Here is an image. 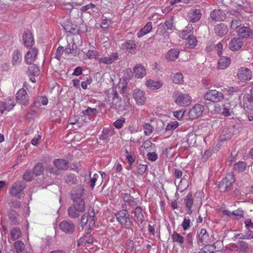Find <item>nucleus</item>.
Returning <instances> with one entry per match:
<instances>
[{
  "mask_svg": "<svg viewBox=\"0 0 253 253\" xmlns=\"http://www.w3.org/2000/svg\"><path fill=\"white\" fill-rule=\"evenodd\" d=\"M123 208L125 209L119 211L115 213L117 221L121 226L126 229H131L133 225L132 218L126 210L124 205Z\"/></svg>",
  "mask_w": 253,
  "mask_h": 253,
  "instance_id": "f257e3e1",
  "label": "nucleus"
},
{
  "mask_svg": "<svg viewBox=\"0 0 253 253\" xmlns=\"http://www.w3.org/2000/svg\"><path fill=\"white\" fill-rule=\"evenodd\" d=\"M95 213L91 209L87 213H85L81 219V226L85 230L86 233H89L95 225Z\"/></svg>",
  "mask_w": 253,
  "mask_h": 253,
  "instance_id": "f03ea898",
  "label": "nucleus"
},
{
  "mask_svg": "<svg viewBox=\"0 0 253 253\" xmlns=\"http://www.w3.org/2000/svg\"><path fill=\"white\" fill-rule=\"evenodd\" d=\"M172 98L175 103L181 107L188 106L192 102V98L188 94L183 93L177 90L173 93Z\"/></svg>",
  "mask_w": 253,
  "mask_h": 253,
  "instance_id": "7ed1b4c3",
  "label": "nucleus"
},
{
  "mask_svg": "<svg viewBox=\"0 0 253 253\" xmlns=\"http://www.w3.org/2000/svg\"><path fill=\"white\" fill-rule=\"evenodd\" d=\"M73 205L68 210L69 216L73 218L78 217L81 213L85 211V202L84 201H73Z\"/></svg>",
  "mask_w": 253,
  "mask_h": 253,
  "instance_id": "20e7f679",
  "label": "nucleus"
},
{
  "mask_svg": "<svg viewBox=\"0 0 253 253\" xmlns=\"http://www.w3.org/2000/svg\"><path fill=\"white\" fill-rule=\"evenodd\" d=\"M224 96L222 92L215 89L208 90L204 95V98L212 102L217 103L223 99Z\"/></svg>",
  "mask_w": 253,
  "mask_h": 253,
  "instance_id": "39448f33",
  "label": "nucleus"
},
{
  "mask_svg": "<svg viewBox=\"0 0 253 253\" xmlns=\"http://www.w3.org/2000/svg\"><path fill=\"white\" fill-rule=\"evenodd\" d=\"M24 188L25 185L22 182L20 181L16 182L12 185L9 190L10 194L13 197L20 198Z\"/></svg>",
  "mask_w": 253,
  "mask_h": 253,
  "instance_id": "423d86ee",
  "label": "nucleus"
},
{
  "mask_svg": "<svg viewBox=\"0 0 253 253\" xmlns=\"http://www.w3.org/2000/svg\"><path fill=\"white\" fill-rule=\"evenodd\" d=\"M237 77L241 82H248L252 79V72L248 68L241 67L238 71Z\"/></svg>",
  "mask_w": 253,
  "mask_h": 253,
  "instance_id": "0eeeda50",
  "label": "nucleus"
},
{
  "mask_svg": "<svg viewBox=\"0 0 253 253\" xmlns=\"http://www.w3.org/2000/svg\"><path fill=\"white\" fill-rule=\"evenodd\" d=\"M234 181L235 179L233 174L232 173H228L219 184V188L221 192H224Z\"/></svg>",
  "mask_w": 253,
  "mask_h": 253,
  "instance_id": "6e6552de",
  "label": "nucleus"
},
{
  "mask_svg": "<svg viewBox=\"0 0 253 253\" xmlns=\"http://www.w3.org/2000/svg\"><path fill=\"white\" fill-rule=\"evenodd\" d=\"M203 111L204 106L201 104H197L189 110L188 117L190 120L197 119L201 116Z\"/></svg>",
  "mask_w": 253,
  "mask_h": 253,
  "instance_id": "1a4fd4ad",
  "label": "nucleus"
},
{
  "mask_svg": "<svg viewBox=\"0 0 253 253\" xmlns=\"http://www.w3.org/2000/svg\"><path fill=\"white\" fill-rule=\"evenodd\" d=\"M59 227L60 229L66 234H72L75 231V225L71 221L63 220L61 221Z\"/></svg>",
  "mask_w": 253,
  "mask_h": 253,
  "instance_id": "9d476101",
  "label": "nucleus"
},
{
  "mask_svg": "<svg viewBox=\"0 0 253 253\" xmlns=\"http://www.w3.org/2000/svg\"><path fill=\"white\" fill-rule=\"evenodd\" d=\"M133 98L138 105H142L145 103L146 97L144 92L138 88L133 91Z\"/></svg>",
  "mask_w": 253,
  "mask_h": 253,
  "instance_id": "9b49d317",
  "label": "nucleus"
},
{
  "mask_svg": "<svg viewBox=\"0 0 253 253\" xmlns=\"http://www.w3.org/2000/svg\"><path fill=\"white\" fill-rule=\"evenodd\" d=\"M16 97L17 100L21 104L27 105L29 104V96L24 89H20L17 92Z\"/></svg>",
  "mask_w": 253,
  "mask_h": 253,
  "instance_id": "f8f14e48",
  "label": "nucleus"
},
{
  "mask_svg": "<svg viewBox=\"0 0 253 253\" xmlns=\"http://www.w3.org/2000/svg\"><path fill=\"white\" fill-rule=\"evenodd\" d=\"M243 44V42L241 38L234 37L229 42L228 46L231 50L234 51L239 50Z\"/></svg>",
  "mask_w": 253,
  "mask_h": 253,
  "instance_id": "ddd939ff",
  "label": "nucleus"
},
{
  "mask_svg": "<svg viewBox=\"0 0 253 253\" xmlns=\"http://www.w3.org/2000/svg\"><path fill=\"white\" fill-rule=\"evenodd\" d=\"M113 105H114V108L119 111H124L129 108L131 106L129 98L124 99L123 101L121 100L118 101H116V102L113 103Z\"/></svg>",
  "mask_w": 253,
  "mask_h": 253,
  "instance_id": "4468645a",
  "label": "nucleus"
},
{
  "mask_svg": "<svg viewBox=\"0 0 253 253\" xmlns=\"http://www.w3.org/2000/svg\"><path fill=\"white\" fill-rule=\"evenodd\" d=\"M118 59V54L117 52H114L107 56L98 58V62L100 64H111Z\"/></svg>",
  "mask_w": 253,
  "mask_h": 253,
  "instance_id": "2eb2a0df",
  "label": "nucleus"
},
{
  "mask_svg": "<svg viewBox=\"0 0 253 253\" xmlns=\"http://www.w3.org/2000/svg\"><path fill=\"white\" fill-rule=\"evenodd\" d=\"M201 16V13L200 9H191L187 13V18L192 22H196L199 20Z\"/></svg>",
  "mask_w": 253,
  "mask_h": 253,
  "instance_id": "dca6fc26",
  "label": "nucleus"
},
{
  "mask_svg": "<svg viewBox=\"0 0 253 253\" xmlns=\"http://www.w3.org/2000/svg\"><path fill=\"white\" fill-rule=\"evenodd\" d=\"M84 189L82 187L75 188L71 191V196L73 201H84L82 196Z\"/></svg>",
  "mask_w": 253,
  "mask_h": 253,
  "instance_id": "f3484780",
  "label": "nucleus"
},
{
  "mask_svg": "<svg viewBox=\"0 0 253 253\" xmlns=\"http://www.w3.org/2000/svg\"><path fill=\"white\" fill-rule=\"evenodd\" d=\"M235 106V104H231L229 102H226L223 105L222 111L221 112L222 115L225 117L231 116L233 113V109Z\"/></svg>",
  "mask_w": 253,
  "mask_h": 253,
  "instance_id": "a211bd4d",
  "label": "nucleus"
},
{
  "mask_svg": "<svg viewBox=\"0 0 253 253\" xmlns=\"http://www.w3.org/2000/svg\"><path fill=\"white\" fill-rule=\"evenodd\" d=\"M38 50L35 48L30 49L25 56V61L27 63H32L37 58Z\"/></svg>",
  "mask_w": 253,
  "mask_h": 253,
  "instance_id": "6ab92c4d",
  "label": "nucleus"
},
{
  "mask_svg": "<svg viewBox=\"0 0 253 253\" xmlns=\"http://www.w3.org/2000/svg\"><path fill=\"white\" fill-rule=\"evenodd\" d=\"M231 64V59L226 56H221L218 60L217 64L218 68L220 70H223L229 66Z\"/></svg>",
  "mask_w": 253,
  "mask_h": 253,
  "instance_id": "aec40b11",
  "label": "nucleus"
},
{
  "mask_svg": "<svg viewBox=\"0 0 253 253\" xmlns=\"http://www.w3.org/2000/svg\"><path fill=\"white\" fill-rule=\"evenodd\" d=\"M115 134L114 128L111 127H108L104 128L101 135L100 136V139L109 141L111 140L112 136Z\"/></svg>",
  "mask_w": 253,
  "mask_h": 253,
  "instance_id": "412c9836",
  "label": "nucleus"
},
{
  "mask_svg": "<svg viewBox=\"0 0 253 253\" xmlns=\"http://www.w3.org/2000/svg\"><path fill=\"white\" fill-rule=\"evenodd\" d=\"M211 17L215 21H223L226 19V14L221 10H213L211 13Z\"/></svg>",
  "mask_w": 253,
  "mask_h": 253,
  "instance_id": "4be33fe9",
  "label": "nucleus"
},
{
  "mask_svg": "<svg viewBox=\"0 0 253 253\" xmlns=\"http://www.w3.org/2000/svg\"><path fill=\"white\" fill-rule=\"evenodd\" d=\"M133 73L135 77L142 78L146 75V69L142 65L138 64L133 68Z\"/></svg>",
  "mask_w": 253,
  "mask_h": 253,
  "instance_id": "5701e85b",
  "label": "nucleus"
},
{
  "mask_svg": "<svg viewBox=\"0 0 253 253\" xmlns=\"http://www.w3.org/2000/svg\"><path fill=\"white\" fill-rule=\"evenodd\" d=\"M184 202L186 206L187 213L191 214L192 212V207L193 205V198L191 193H189L187 194L184 199Z\"/></svg>",
  "mask_w": 253,
  "mask_h": 253,
  "instance_id": "b1692460",
  "label": "nucleus"
},
{
  "mask_svg": "<svg viewBox=\"0 0 253 253\" xmlns=\"http://www.w3.org/2000/svg\"><path fill=\"white\" fill-rule=\"evenodd\" d=\"M23 41L25 46L27 47L32 46L34 40L30 31H26L24 32L23 36Z\"/></svg>",
  "mask_w": 253,
  "mask_h": 253,
  "instance_id": "393cba45",
  "label": "nucleus"
},
{
  "mask_svg": "<svg viewBox=\"0 0 253 253\" xmlns=\"http://www.w3.org/2000/svg\"><path fill=\"white\" fill-rule=\"evenodd\" d=\"M163 84L162 81H154L153 80H148L146 81L145 85L146 86L151 89H158L161 88Z\"/></svg>",
  "mask_w": 253,
  "mask_h": 253,
  "instance_id": "a878e982",
  "label": "nucleus"
},
{
  "mask_svg": "<svg viewBox=\"0 0 253 253\" xmlns=\"http://www.w3.org/2000/svg\"><path fill=\"white\" fill-rule=\"evenodd\" d=\"M214 31L216 35L222 37L227 34L228 29L226 25L223 23H220L215 27Z\"/></svg>",
  "mask_w": 253,
  "mask_h": 253,
  "instance_id": "bb28decb",
  "label": "nucleus"
},
{
  "mask_svg": "<svg viewBox=\"0 0 253 253\" xmlns=\"http://www.w3.org/2000/svg\"><path fill=\"white\" fill-rule=\"evenodd\" d=\"M55 167L60 170H65L68 168V163L65 160L57 159L53 162Z\"/></svg>",
  "mask_w": 253,
  "mask_h": 253,
  "instance_id": "cd10ccee",
  "label": "nucleus"
},
{
  "mask_svg": "<svg viewBox=\"0 0 253 253\" xmlns=\"http://www.w3.org/2000/svg\"><path fill=\"white\" fill-rule=\"evenodd\" d=\"M179 51L177 49H171L166 54V59L169 61H175L178 57Z\"/></svg>",
  "mask_w": 253,
  "mask_h": 253,
  "instance_id": "c85d7f7f",
  "label": "nucleus"
},
{
  "mask_svg": "<svg viewBox=\"0 0 253 253\" xmlns=\"http://www.w3.org/2000/svg\"><path fill=\"white\" fill-rule=\"evenodd\" d=\"M22 60V55L20 51L16 49L15 50L12 54V63L13 65H19Z\"/></svg>",
  "mask_w": 253,
  "mask_h": 253,
  "instance_id": "c756f323",
  "label": "nucleus"
},
{
  "mask_svg": "<svg viewBox=\"0 0 253 253\" xmlns=\"http://www.w3.org/2000/svg\"><path fill=\"white\" fill-rule=\"evenodd\" d=\"M238 35L242 38H247L252 34V32L248 27H242L238 31Z\"/></svg>",
  "mask_w": 253,
  "mask_h": 253,
  "instance_id": "7c9ffc66",
  "label": "nucleus"
},
{
  "mask_svg": "<svg viewBox=\"0 0 253 253\" xmlns=\"http://www.w3.org/2000/svg\"><path fill=\"white\" fill-rule=\"evenodd\" d=\"M152 29V22L147 23L145 26L141 29L137 33L138 38H141L144 36L149 33Z\"/></svg>",
  "mask_w": 253,
  "mask_h": 253,
  "instance_id": "2f4dec72",
  "label": "nucleus"
},
{
  "mask_svg": "<svg viewBox=\"0 0 253 253\" xmlns=\"http://www.w3.org/2000/svg\"><path fill=\"white\" fill-rule=\"evenodd\" d=\"M199 241L203 244H208L209 240V235L205 229H202L198 236Z\"/></svg>",
  "mask_w": 253,
  "mask_h": 253,
  "instance_id": "473e14b6",
  "label": "nucleus"
},
{
  "mask_svg": "<svg viewBox=\"0 0 253 253\" xmlns=\"http://www.w3.org/2000/svg\"><path fill=\"white\" fill-rule=\"evenodd\" d=\"M193 34V27L191 24H188L184 30L179 33V37L181 38L186 39L187 37Z\"/></svg>",
  "mask_w": 253,
  "mask_h": 253,
  "instance_id": "72a5a7b5",
  "label": "nucleus"
},
{
  "mask_svg": "<svg viewBox=\"0 0 253 253\" xmlns=\"http://www.w3.org/2000/svg\"><path fill=\"white\" fill-rule=\"evenodd\" d=\"M171 239L173 242L177 243L180 247H182L184 243V237L176 232H173L171 235Z\"/></svg>",
  "mask_w": 253,
  "mask_h": 253,
  "instance_id": "f704fd0d",
  "label": "nucleus"
},
{
  "mask_svg": "<svg viewBox=\"0 0 253 253\" xmlns=\"http://www.w3.org/2000/svg\"><path fill=\"white\" fill-rule=\"evenodd\" d=\"M40 72L39 67L35 64H32L28 67L27 74L29 76H38Z\"/></svg>",
  "mask_w": 253,
  "mask_h": 253,
  "instance_id": "c9c22d12",
  "label": "nucleus"
},
{
  "mask_svg": "<svg viewBox=\"0 0 253 253\" xmlns=\"http://www.w3.org/2000/svg\"><path fill=\"white\" fill-rule=\"evenodd\" d=\"M135 208L134 214L136 218V220L137 222L141 223L144 218V216L142 213V210L141 207L138 206L136 207Z\"/></svg>",
  "mask_w": 253,
  "mask_h": 253,
  "instance_id": "e433bc0d",
  "label": "nucleus"
},
{
  "mask_svg": "<svg viewBox=\"0 0 253 253\" xmlns=\"http://www.w3.org/2000/svg\"><path fill=\"white\" fill-rule=\"evenodd\" d=\"M171 79L172 82L175 84H182L183 82V76L180 73L172 74L171 75Z\"/></svg>",
  "mask_w": 253,
  "mask_h": 253,
  "instance_id": "4c0bfd02",
  "label": "nucleus"
},
{
  "mask_svg": "<svg viewBox=\"0 0 253 253\" xmlns=\"http://www.w3.org/2000/svg\"><path fill=\"white\" fill-rule=\"evenodd\" d=\"M232 128H224L222 131L221 134L222 137L221 138L222 140H226L230 139L233 135L232 131Z\"/></svg>",
  "mask_w": 253,
  "mask_h": 253,
  "instance_id": "58836bf2",
  "label": "nucleus"
},
{
  "mask_svg": "<svg viewBox=\"0 0 253 253\" xmlns=\"http://www.w3.org/2000/svg\"><path fill=\"white\" fill-rule=\"evenodd\" d=\"M21 232L19 228H13L10 231V235L11 239L13 241H15L21 236Z\"/></svg>",
  "mask_w": 253,
  "mask_h": 253,
  "instance_id": "ea45409f",
  "label": "nucleus"
},
{
  "mask_svg": "<svg viewBox=\"0 0 253 253\" xmlns=\"http://www.w3.org/2000/svg\"><path fill=\"white\" fill-rule=\"evenodd\" d=\"M238 249L242 253H248L249 251V245L244 241H239L238 244Z\"/></svg>",
  "mask_w": 253,
  "mask_h": 253,
  "instance_id": "a19ab883",
  "label": "nucleus"
},
{
  "mask_svg": "<svg viewBox=\"0 0 253 253\" xmlns=\"http://www.w3.org/2000/svg\"><path fill=\"white\" fill-rule=\"evenodd\" d=\"M99 176L97 173H94L93 174V176H91V173H90L89 175V178L88 179H85V180L86 183H88L90 184V186L91 188L93 189L95 186V183L97 180Z\"/></svg>",
  "mask_w": 253,
  "mask_h": 253,
  "instance_id": "79ce46f5",
  "label": "nucleus"
},
{
  "mask_svg": "<svg viewBox=\"0 0 253 253\" xmlns=\"http://www.w3.org/2000/svg\"><path fill=\"white\" fill-rule=\"evenodd\" d=\"M125 152L126 153V159L127 160L130 165H132L135 162L136 159L135 154L133 152H129L126 149Z\"/></svg>",
  "mask_w": 253,
  "mask_h": 253,
  "instance_id": "37998d69",
  "label": "nucleus"
},
{
  "mask_svg": "<svg viewBox=\"0 0 253 253\" xmlns=\"http://www.w3.org/2000/svg\"><path fill=\"white\" fill-rule=\"evenodd\" d=\"M4 104L5 110L10 111L15 105L14 100L13 98H8L5 102H2Z\"/></svg>",
  "mask_w": 253,
  "mask_h": 253,
  "instance_id": "c03bdc74",
  "label": "nucleus"
},
{
  "mask_svg": "<svg viewBox=\"0 0 253 253\" xmlns=\"http://www.w3.org/2000/svg\"><path fill=\"white\" fill-rule=\"evenodd\" d=\"M43 171V165L42 163H38L34 168L33 172L36 176L40 175Z\"/></svg>",
  "mask_w": 253,
  "mask_h": 253,
  "instance_id": "a18cd8bd",
  "label": "nucleus"
},
{
  "mask_svg": "<svg viewBox=\"0 0 253 253\" xmlns=\"http://www.w3.org/2000/svg\"><path fill=\"white\" fill-rule=\"evenodd\" d=\"M123 46L126 49L130 51H133L136 48V44L133 41H128L123 44Z\"/></svg>",
  "mask_w": 253,
  "mask_h": 253,
  "instance_id": "49530a36",
  "label": "nucleus"
},
{
  "mask_svg": "<svg viewBox=\"0 0 253 253\" xmlns=\"http://www.w3.org/2000/svg\"><path fill=\"white\" fill-rule=\"evenodd\" d=\"M144 132L145 135H150L154 130L153 126L149 123H145L143 125Z\"/></svg>",
  "mask_w": 253,
  "mask_h": 253,
  "instance_id": "de8ad7c7",
  "label": "nucleus"
},
{
  "mask_svg": "<svg viewBox=\"0 0 253 253\" xmlns=\"http://www.w3.org/2000/svg\"><path fill=\"white\" fill-rule=\"evenodd\" d=\"M65 181L69 184L76 183L77 179L75 174H70L66 176Z\"/></svg>",
  "mask_w": 253,
  "mask_h": 253,
  "instance_id": "09e8293b",
  "label": "nucleus"
},
{
  "mask_svg": "<svg viewBox=\"0 0 253 253\" xmlns=\"http://www.w3.org/2000/svg\"><path fill=\"white\" fill-rule=\"evenodd\" d=\"M186 112V110L185 109H182L180 110L174 111L173 113V116L175 117L179 121L182 120L183 118L184 115Z\"/></svg>",
  "mask_w": 253,
  "mask_h": 253,
  "instance_id": "8fccbe9b",
  "label": "nucleus"
},
{
  "mask_svg": "<svg viewBox=\"0 0 253 253\" xmlns=\"http://www.w3.org/2000/svg\"><path fill=\"white\" fill-rule=\"evenodd\" d=\"M178 126L179 123L177 121H172L168 124L166 129L167 131L173 130L176 128Z\"/></svg>",
  "mask_w": 253,
  "mask_h": 253,
  "instance_id": "3c124183",
  "label": "nucleus"
},
{
  "mask_svg": "<svg viewBox=\"0 0 253 253\" xmlns=\"http://www.w3.org/2000/svg\"><path fill=\"white\" fill-rule=\"evenodd\" d=\"M184 230H188L191 226V220L188 217H185L181 224Z\"/></svg>",
  "mask_w": 253,
  "mask_h": 253,
  "instance_id": "603ef678",
  "label": "nucleus"
},
{
  "mask_svg": "<svg viewBox=\"0 0 253 253\" xmlns=\"http://www.w3.org/2000/svg\"><path fill=\"white\" fill-rule=\"evenodd\" d=\"M96 111L97 110L95 108H91L88 107L87 109L83 110L82 111V113L84 115L92 117L96 114Z\"/></svg>",
  "mask_w": 253,
  "mask_h": 253,
  "instance_id": "864d4df0",
  "label": "nucleus"
},
{
  "mask_svg": "<svg viewBox=\"0 0 253 253\" xmlns=\"http://www.w3.org/2000/svg\"><path fill=\"white\" fill-rule=\"evenodd\" d=\"M186 40H188V43L190 46L192 47L196 46L197 44V39L194 36H192V35H191L190 36L187 37Z\"/></svg>",
  "mask_w": 253,
  "mask_h": 253,
  "instance_id": "5fc2aeb1",
  "label": "nucleus"
},
{
  "mask_svg": "<svg viewBox=\"0 0 253 253\" xmlns=\"http://www.w3.org/2000/svg\"><path fill=\"white\" fill-rule=\"evenodd\" d=\"M242 24V21L238 19H235L232 20L231 22V28L232 29H236L240 27Z\"/></svg>",
  "mask_w": 253,
  "mask_h": 253,
  "instance_id": "6e6d98bb",
  "label": "nucleus"
},
{
  "mask_svg": "<svg viewBox=\"0 0 253 253\" xmlns=\"http://www.w3.org/2000/svg\"><path fill=\"white\" fill-rule=\"evenodd\" d=\"M246 167V164L244 162H239L235 165V169L239 171H243Z\"/></svg>",
  "mask_w": 253,
  "mask_h": 253,
  "instance_id": "4d7b16f0",
  "label": "nucleus"
},
{
  "mask_svg": "<svg viewBox=\"0 0 253 253\" xmlns=\"http://www.w3.org/2000/svg\"><path fill=\"white\" fill-rule=\"evenodd\" d=\"M14 248L16 250L17 252H22L24 248V245L22 242L20 241H17L14 243Z\"/></svg>",
  "mask_w": 253,
  "mask_h": 253,
  "instance_id": "13d9d810",
  "label": "nucleus"
},
{
  "mask_svg": "<svg viewBox=\"0 0 253 253\" xmlns=\"http://www.w3.org/2000/svg\"><path fill=\"white\" fill-rule=\"evenodd\" d=\"M125 122V119L124 118H121L114 123V125L117 128L120 129L123 127Z\"/></svg>",
  "mask_w": 253,
  "mask_h": 253,
  "instance_id": "bf43d9fd",
  "label": "nucleus"
},
{
  "mask_svg": "<svg viewBox=\"0 0 253 253\" xmlns=\"http://www.w3.org/2000/svg\"><path fill=\"white\" fill-rule=\"evenodd\" d=\"M164 27L165 30H172L173 23L172 19H169L166 21L164 23Z\"/></svg>",
  "mask_w": 253,
  "mask_h": 253,
  "instance_id": "052dcab7",
  "label": "nucleus"
},
{
  "mask_svg": "<svg viewBox=\"0 0 253 253\" xmlns=\"http://www.w3.org/2000/svg\"><path fill=\"white\" fill-rule=\"evenodd\" d=\"M232 215L235 216L236 219H240L243 217L244 211L241 209H238L236 211H234L232 212Z\"/></svg>",
  "mask_w": 253,
  "mask_h": 253,
  "instance_id": "680f3d73",
  "label": "nucleus"
},
{
  "mask_svg": "<svg viewBox=\"0 0 253 253\" xmlns=\"http://www.w3.org/2000/svg\"><path fill=\"white\" fill-rule=\"evenodd\" d=\"M149 160L154 162L158 159V155L155 152H149L147 154Z\"/></svg>",
  "mask_w": 253,
  "mask_h": 253,
  "instance_id": "e2e57ef3",
  "label": "nucleus"
},
{
  "mask_svg": "<svg viewBox=\"0 0 253 253\" xmlns=\"http://www.w3.org/2000/svg\"><path fill=\"white\" fill-rule=\"evenodd\" d=\"M147 169V166L145 165H139L137 167V171L140 174H143Z\"/></svg>",
  "mask_w": 253,
  "mask_h": 253,
  "instance_id": "0e129e2a",
  "label": "nucleus"
},
{
  "mask_svg": "<svg viewBox=\"0 0 253 253\" xmlns=\"http://www.w3.org/2000/svg\"><path fill=\"white\" fill-rule=\"evenodd\" d=\"M64 51L63 47L59 46L57 48L55 53V57L59 60Z\"/></svg>",
  "mask_w": 253,
  "mask_h": 253,
  "instance_id": "69168bd1",
  "label": "nucleus"
},
{
  "mask_svg": "<svg viewBox=\"0 0 253 253\" xmlns=\"http://www.w3.org/2000/svg\"><path fill=\"white\" fill-rule=\"evenodd\" d=\"M37 102H41L43 105H46L48 104V101L45 96H39L37 98Z\"/></svg>",
  "mask_w": 253,
  "mask_h": 253,
  "instance_id": "338daca9",
  "label": "nucleus"
},
{
  "mask_svg": "<svg viewBox=\"0 0 253 253\" xmlns=\"http://www.w3.org/2000/svg\"><path fill=\"white\" fill-rule=\"evenodd\" d=\"M211 245H208L202 248L199 253H212L213 251H211L210 248H211Z\"/></svg>",
  "mask_w": 253,
  "mask_h": 253,
  "instance_id": "774afa93",
  "label": "nucleus"
}]
</instances>
